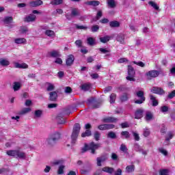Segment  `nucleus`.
<instances>
[{
  "label": "nucleus",
  "instance_id": "1",
  "mask_svg": "<svg viewBox=\"0 0 175 175\" xmlns=\"http://www.w3.org/2000/svg\"><path fill=\"white\" fill-rule=\"evenodd\" d=\"M99 148H100V144H95L94 142H92L89 145L85 144L84 147L81 148V152H87L88 150H90L91 154H96L95 151Z\"/></svg>",
  "mask_w": 175,
  "mask_h": 175
},
{
  "label": "nucleus",
  "instance_id": "2",
  "mask_svg": "<svg viewBox=\"0 0 175 175\" xmlns=\"http://www.w3.org/2000/svg\"><path fill=\"white\" fill-rule=\"evenodd\" d=\"M80 129H81L80 124L76 123L74 125L72 133L71 134V143L72 144H76V142H77V137H79V134L80 133Z\"/></svg>",
  "mask_w": 175,
  "mask_h": 175
},
{
  "label": "nucleus",
  "instance_id": "3",
  "mask_svg": "<svg viewBox=\"0 0 175 175\" xmlns=\"http://www.w3.org/2000/svg\"><path fill=\"white\" fill-rule=\"evenodd\" d=\"M6 154L7 155H9V157L19 158V159H25V158H27V155L25 154V152L20 150H8L6 152Z\"/></svg>",
  "mask_w": 175,
  "mask_h": 175
},
{
  "label": "nucleus",
  "instance_id": "4",
  "mask_svg": "<svg viewBox=\"0 0 175 175\" xmlns=\"http://www.w3.org/2000/svg\"><path fill=\"white\" fill-rule=\"evenodd\" d=\"M59 139H61V134L57 131H55L49 136L46 139V143L49 146H54Z\"/></svg>",
  "mask_w": 175,
  "mask_h": 175
},
{
  "label": "nucleus",
  "instance_id": "5",
  "mask_svg": "<svg viewBox=\"0 0 175 175\" xmlns=\"http://www.w3.org/2000/svg\"><path fill=\"white\" fill-rule=\"evenodd\" d=\"M135 75L136 72L135 71V68L132 66H128V76L126 77V79L128 81H136V79H135Z\"/></svg>",
  "mask_w": 175,
  "mask_h": 175
},
{
  "label": "nucleus",
  "instance_id": "6",
  "mask_svg": "<svg viewBox=\"0 0 175 175\" xmlns=\"http://www.w3.org/2000/svg\"><path fill=\"white\" fill-rule=\"evenodd\" d=\"M136 96L138 98V100H135V103L137 105H142L146 102V97L144 96V92L139 90L136 92Z\"/></svg>",
  "mask_w": 175,
  "mask_h": 175
},
{
  "label": "nucleus",
  "instance_id": "7",
  "mask_svg": "<svg viewBox=\"0 0 175 175\" xmlns=\"http://www.w3.org/2000/svg\"><path fill=\"white\" fill-rule=\"evenodd\" d=\"M148 79L151 80V79H155V77H158L159 76V71L158 70H150L146 74Z\"/></svg>",
  "mask_w": 175,
  "mask_h": 175
},
{
  "label": "nucleus",
  "instance_id": "8",
  "mask_svg": "<svg viewBox=\"0 0 175 175\" xmlns=\"http://www.w3.org/2000/svg\"><path fill=\"white\" fill-rule=\"evenodd\" d=\"M108 157L107 154H105L101 155L99 157H97L96 161H97V166H102V163L105 162V161H107Z\"/></svg>",
  "mask_w": 175,
  "mask_h": 175
},
{
  "label": "nucleus",
  "instance_id": "9",
  "mask_svg": "<svg viewBox=\"0 0 175 175\" xmlns=\"http://www.w3.org/2000/svg\"><path fill=\"white\" fill-rule=\"evenodd\" d=\"M150 91L153 94H157L158 95H165V90H163L161 88L153 87Z\"/></svg>",
  "mask_w": 175,
  "mask_h": 175
},
{
  "label": "nucleus",
  "instance_id": "10",
  "mask_svg": "<svg viewBox=\"0 0 175 175\" xmlns=\"http://www.w3.org/2000/svg\"><path fill=\"white\" fill-rule=\"evenodd\" d=\"M14 66L16 69H28V64L25 63L20 64L18 62H14Z\"/></svg>",
  "mask_w": 175,
  "mask_h": 175
},
{
  "label": "nucleus",
  "instance_id": "11",
  "mask_svg": "<svg viewBox=\"0 0 175 175\" xmlns=\"http://www.w3.org/2000/svg\"><path fill=\"white\" fill-rule=\"evenodd\" d=\"M143 113H144V110L143 109H138L135 111V118L136 120H140L143 117Z\"/></svg>",
  "mask_w": 175,
  "mask_h": 175
},
{
  "label": "nucleus",
  "instance_id": "12",
  "mask_svg": "<svg viewBox=\"0 0 175 175\" xmlns=\"http://www.w3.org/2000/svg\"><path fill=\"white\" fill-rule=\"evenodd\" d=\"M36 16L32 14L28 15L25 18V21L26 23H33V21H36Z\"/></svg>",
  "mask_w": 175,
  "mask_h": 175
},
{
  "label": "nucleus",
  "instance_id": "13",
  "mask_svg": "<svg viewBox=\"0 0 175 175\" xmlns=\"http://www.w3.org/2000/svg\"><path fill=\"white\" fill-rule=\"evenodd\" d=\"M73 62H75V56L73 55H68L66 60L67 66H71V65H73Z\"/></svg>",
  "mask_w": 175,
  "mask_h": 175
},
{
  "label": "nucleus",
  "instance_id": "14",
  "mask_svg": "<svg viewBox=\"0 0 175 175\" xmlns=\"http://www.w3.org/2000/svg\"><path fill=\"white\" fill-rule=\"evenodd\" d=\"M118 119L114 117H107L103 119V122L109 123V122H117Z\"/></svg>",
  "mask_w": 175,
  "mask_h": 175
},
{
  "label": "nucleus",
  "instance_id": "15",
  "mask_svg": "<svg viewBox=\"0 0 175 175\" xmlns=\"http://www.w3.org/2000/svg\"><path fill=\"white\" fill-rule=\"evenodd\" d=\"M57 98H58V93H57V92H51L49 93V100H51V102H55Z\"/></svg>",
  "mask_w": 175,
  "mask_h": 175
},
{
  "label": "nucleus",
  "instance_id": "16",
  "mask_svg": "<svg viewBox=\"0 0 175 175\" xmlns=\"http://www.w3.org/2000/svg\"><path fill=\"white\" fill-rule=\"evenodd\" d=\"M56 120L57 122V124H65L66 122L63 113H59V115H57Z\"/></svg>",
  "mask_w": 175,
  "mask_h": 175
},
{
  "label": "nucleus",
  "instance_id": "17",
  "mask_svg": "<svg viewBox=\"0 0 175 175\" xmlns=\"http://www.w3.org/2000/svg\"><path fill=\"white\" fill-rule=\"evenodd\" d=\"M14 43H16V44H25L27 43V39L24 38H15Z\"/></svg>",
  "mask_w": 175,
  "mask_h": 175
},
{
  "label": "nucleus",
  "instance_id": "18",
  "mask_svg": "<svg viewBox=\"0 0 175 175\" xmlns=\"http://www.w3.org/2000/svg\"><path fill=\"white\" fill-rule=\"evenodd\" d=\"M117 42H120L121 44L125 43V36L122 33L118 34L116 37Z\"/></svg>",
  "mask_w": 175,
  "mask_h": 175
},
{
  "label": "nucleus",
  "instance_id": "19",
  "mask_svg": "<svg viewBox=\"0 0 175 175\" xmlns=\"http://www.w3.org/2000/svg\"><path fill=\"white\" fill-rule=\"evenodd\" d=\"M154 117V115H152V113L150 111H147L146 112V116H145V120L146 121L148 122V121H151V120H152Z\"/></svg>",
  "mask_w": 175,
  "mask_h": 175
},
{
  "label": "nucleus",
  "instance_id": "20",
  "mask_svg": "<svg viewBox=\"0 0 175 175\" xmlns=\"http://www.w3.org/2000/svg\"><path fill=\"white\" fill-rule=\"evenodd\" d=\"M0 65H1V66H9V65H10V62H9L8 59L1 58Z\"/></svg>",
  "mask_w": 175,
  "mask_h": 175
},
{
  "label": "nucleus",
  "instance_id": "21",
  "mask_svg": "<svg viewBox=\"0 0 175 175\" xmlns=\"http://www.w3.org/2000/svg\"><path fill=\"white\" fill-rule=\"evenodd\" d=\"M30 5L33 8H36V6H40V5H43V1L42 0H36L35 1L30 2Z\"/></svg>",
  "mask_w": 175,
  "mask_h": 175
},
{
  "label": "nucleus",
  "instance_id": "22",
  "mask_svg": "<svg viewBox=\"0 0 175 175\" xmlns=\"http://www.w3.org/2000/svg\"><path fill=\"white\" fill-rule=\"evenodd\" d=\"M49 54L50 57H52L53 58H58L59 57H61L59 51H52L51 52H49Z\"/></svg>",
  "mask_w": 175,
  "mask_h": 175
},
{
  "label": "nucleus",
  "instance_id": "23",
  "mask_svg": "<svg viewBox=\"0 0 175 175\" xmlns=\"http://www.w3.org/2000/svg\"><path fill=\"white\" fill-rule=\"evenodd\" d=\"M102 171L105 172V173H109V174H113V173H114V168L110 167H104L102 169Z\"/></svg>",
  "mask_w": 175,
  "mask_h": 175
},
{
  "label": "nucleus",
  "instance_id": "24",
  "mask_svg": "<svg viewBox=\"0 0 175 175\" xmlns=\"http://www.w3.org/2000/svg\"><path fill=\"white\" fill-rule=\"evenodd\" d=\"M3 23L5 24V25H8L9 24H12L13 23V17L12 16H5L3 19Z\"/></svg>",
  "mask_w": 175,
  "mask_h": 175
},
{
  "label": "nucleus",
  "instance_id": "25",
  "mask_svg": "<svg viewBox=\"0 0 175 175\" xmlns=\"http://www.w3.org/2000/svg\"><path fill=\"white\" fill-rule=\"evenodd\" d=\"M91 83H84L81 85V88L83 91H90L91 90Z\"/></svg>",
  "mask_w": 175,
  "mask_h": 175
},
{
  "label": "nucleus",
  "instance_id": "26",
  "mask_svg": "<svg viewBox=\"0 0 175 175\" xmlns=\"http://www.w3.org/2000/svg\"><path fill=\"white\" fill-rule=\"evenodd\" d=\"M150 98L152 102V105L153 107H155L158 105V100H157V97L152 94H150Z\"/></svg>",
  "mask_w": 175,
  "mask_h": 175
},
{
  "label": "nucleus",
  "instance_id": "27",
  "mask_svg": "<svg viewBox=\"0 0 175 175\" xmlns=\"http://www.w3.org/2000/svg\"><path fill=\"white\" fill-rule=\"evenodd\" d=\"M109 26L111 28H118L120 27V22L117 21H111L109 22Z\"/></svg>",
  "mask_w": 175,
  "mask_h": 175
},
{
  "label": "nucleus",
  "instance_id": "28",
  "mask_svg": "<svg viewBox=\"0 0 175 175\" xmlns=\"http://www.w3.org/2000/svg\"><path fill=\"white\" fill-rule=\"evenodd\" d=\"M71 16L72 17H76V16H80V12L77 8H72L71 10Z\"/></svg>",
  "mask_w": 175,
  "mask_h": 175
},
{
  "label": "nucleus",
  "instance_id": "29",
  "mask_svg": "<svg viewBox=\"0 0 175 175\" xmlns=\"http://www.w3.org/2000/svg\"><path fill=\"white\" fill-rule=\"evenodd\" d=\"M110 39H111L110 36H105L104 37L100 38V42H101V43H107Z\"/></svg>",
  "mask_w": 175,
  "mask_h": 175
},
{
  "label": "nucleus",
  "instance_id": "30",
  "mask_svg": "<svg viewBox=\"0 0 175 175\" xmlns=\"http://www.w3.org/2000/svg\"><path fill=\"white\" fill-rule=\"evenodd\" d=\"M89 6H99L100 2L98 1H90L86 3Z\"/></svg>",
  "mask_w": 175,
  "mask_h": 175
},
{
  "label": "nucleus",
  "instance_id": "31",
  "mask_svg": "<svg viewBox=\"0 0 175 175\" xmlns=\"http://www.w3.org/2000/svg\"><path fill=\"white\" fill-rule=\"evenodd\" d=\"M20 88H21V83L20 82H14L13 86L14 91H18Z\"/></svg>",
  "mask_w": 175,
  "mask_h": 175
},
{
  "label": "nucleus",
  "instance_id": "32",
  "mask_svg": "<svg viewBox=\"0 0 175 175\" xmlns=\"http://www.w3.org/2000/svg\"><path fill=\"white\" fill-rule=\"evenodd\" d=\"M129 99V94L124 93L120 96V100L122 102H126Z\"/></svg>",
  "mask_w": 175,
  "mask_h": 175
},
{
  "label": "nucleus",
  "instance_id": "33",
  "mask_svg": "<svg viewBox=\"0 0 175 175\" xmlns=\"http://www.w3.org/2000/svg\"><path fill=\"white\" fill-rule=\"evenodd\" d=\"M120 150L122 152H124V154H126V152H128V148H126V145H125V144H122L120 145Z\"/></svg>",
  "mask_w": 175,
  "mask_h": 175
},
{
  "label": "nucleus",
  "instance_id": "34",
  "mask_svg": "<svg viewBox=\"0 0 175 175\" xmlns=\"http://www.w3.org/2000/svg\"><path fill=\"white\" fill-rule=\"evenodd\" d=\"M31 111V108H24L20 112V116H24V114H27V113H29Z\"/></svg>",
  "mask_w": 175,
  "mask_h": 175
},
{
  "label": "nucleus",
  "instance_id": "35",
  "mask_svg": "<svg viewBox=\"0 0 175 175\" xmlns=\"http://www.w3.org/2000/svg\"><path fill=\"white\" fill-rule=\"evenodd\" d=\"M126 172L127 173H132V172H135V165H131L126 167Z\"/></svg>",
  "mask_w": 175,
  "mask_h": 175
},
{
  "label": "nucleus",
  "instance_id": "36",
  "mask_svg": "<svg viewBox=\"0 0 175 175\" xmlns=\"http://www.w3.org/2000/svg\"><path fill=\"white\" fill-rule=\"evenodd\" d=\"M107 137L109 139H117V135L113 131H110L107 134Z\"/></svg>",
  "mask_w": 175,
  "mask_h": 175
},
{
  "label": "nucleus",
  "instance_id": "37",
  "mask_svg": "<svg viewBox=\"0 0 175 175\" xmlns=\"http://www.w3.org/2000/svg\"><path fill=\"white\" fill-rule=\"evenodd\" d=\"M87 40L89 46H94V44H95V39H94L92 37L88 38Z\"/></svg>",
  "mask_w": 175,
  "mask_h": 175
},
{
  "label": "nucleus",
  "instance_id": "38",
  "mask_svg": "<svg viewBox=\"0 0 175 175\" xmlns=\"http://www.w3.org/2000/svg\"><path fill=\"white\" fill-rule=\"evenodd\" d=\"M148 3H149V5H150V6H152V8L155 9V10H159V6H158V5H157V3L155 2L149 1Z\"/></svg>",
  "mask_w": 175,
  "mask_h": 175
},
{
  "label": "nucleus",
  "instance_id": "39",
  "mask_svg": "<svg viewBox=\"0 0 175 175\" xmlns=\"http://www.w3.org/2000/svg\"><path fill=\"white\" fill-rule=\"evenodd\" d=\"M107 4L109 6V8H116V1H114V0H108Z\"/></svg>",
  "mask_w": 175,
  "mask_h": 175
},
{
  "label": "nucleus",
  "instance_id": "40",
  "mask_svg": "<svg viewBox=\"0 0 175 175\" xmlns=\"http://www.w3.org/2000/svg\"><path fill=\"white\" fill-rule=\"evenodd\" d=\"M110 103H114V102H116V99L117 98V95L114 93H112L111 95H110Z\"/></svg>",
  "mask_w": 175,
  "mask_h": 175
},
{
  "label": "nucleus",
  "instance_id": "41",
  "mask_svg": "<svg viewBox=\"0 0 175 175\" xmlns=\"http://www.w3.org/2000/svg\"><path fill=\"white\" fill-rule=\"evenodd\" d=\"M51 3V5H61L64 3V0H53Z\"/></svg>",
  "mask_w": 175,
  "mask_h": 175
},
{
  "label": "nucleus",
  "instance_id": "42",
  "mask_svg": "<svg viewBox=\"0 0 175 175\" xmlns=\"http://www.w3.org/2000/svg\"><path fill=\"white\" fill-rule=\"evenodd\" d=\"M91 131L90 130H86L85 132L81 134V137H87L88 136H91Z\"/></svg>",
  "mask_w": 175,
  "mask_h": 175
},
{
  "label": "nucleus",
  "instance_id": "43",
  "mask_svg": "<svg viewBox=\"0 0 175 175\" xmlns=\"http://www.w3.org/2000/svg\"><path fill=\"white\" fill-rule=\"evenodd\" d=\"M94 138L96 142H98L99 139H100V133L98 131H95L94 134Z\"/></svg>",
  "mask_w": 175,
  "mask_h": 175
},
{
  "label": "nucleus",
  "instance_id": "44",
  "mask_svg": "<svg viewBox=\"0 0 175 175\" xmlns=\"http://www.w3.org/2000/svg\"><path fill=\"white\" fill-rule=\"evenodd\" d=\"M45 35H46V36H54V35H55V33H54V31L53 30H46L45 31Z\"/></svg>",
  "mask_w": 175,
  "mask_h": 175
},
{
  "label": "nucleus",
  "instance_id": "45",
  "mask_svg": "<svg viewBox=\"0 0 175 175\" xmlns=\"http://www.w3.org/2000/svg\"><path fill=\"white\" fill-rule=\"evenodd\" d=\"M42 111L41 110H36L34 113V116L36 118H40L42 117Z\"/></svg>",
  "mask_w": 175,
  "mask_h": 175
},
{
  "label": "nucleus",
  "instance_id": "46",
  "mask_svg": "<svg viewBox=\"0 0 175 175\" xmlns=\"http://www.w3.org/2000/svg\"><path fill=\"white\" fill-rule=\"evenodd\" d=\"M133 64H135V65H137L138 66H140L141 68H144L146 66V64L143 62H133Z\"/></svg>",
  "mask_w": 175,
  "mask_h": 175
},
{
  "label": "nucleus",
  "instance_id": "47",
  "mask_svg": "<svg viewBox=\"0 0 175 175\" xmlns=\"http://www.w3.org/2000/svg\"><path fill=\"white\" fill-rule=\"evenodd\" d=\"M121 135L124 136L125 139H129L131 137V135H129V132L128 131H122Z\"/></svg>",
  "mask_w": 175,
  "mask_h": 175
},
{
  "label": "nucleus",
  "instance_id": "48",
  "mask_svg": "<svg viewBox=\"0 0 175 175\" xmlns=\"http://www.w3.org/2000/svg\"><path fill=\"white\" fill-rule=\"evenodd\" d=\"M98 31H99V25H93L91 28V31L92 32H98Z\"/></svg>",
  "mask_w": 175,
  "mask_h": 175
},
{
  "label": "nucleus",
  "instance_id": "49",
  "mask_svg": "<svg viewBox=\"0 0 175 175\" xmlns=\"http://www.w3.org/2000/svg\"><path fill=\"white\" fill-rule=\"evenodd\" d=\"M64 169H65V166L63 165H59L57 173L58 174H64Z\"/></svg>",
  "mask_w": 175,
  "mask_h": 175
},
{
  "label": "nucleus",
  "instance_id": "50",
  "mask_svg": "<svg viewBox=\"0 0 175 175\" xmlns=\"http://www.w3.org/2000/svg\"><path fill=\"white\" fill-rule=\"evenodd\" d=\"M133 136L134 137V139L135 140H136V142H139L140 140V137L139 136L137 133L133 132Z\"/></svg>",
  "mask_w": 175,
  "mask_h": 175
},
{
  "label": "nucleus",
  "instance_id": "51",
  "mask_svg": "<svg viewBox=\"0 0 175 175\" xmlns=\"http://www.w3.org/2000/svg\"><path fill=\"white\" fill-rule=\"evenodd\" d=\"M21 33H27L28 32V27L23 26L21 27Z\"/></svg>",
  "mask_w": 175,
  "mask_h": 175
},
{
  "label": "nucleus",
  "instance_id": "52",
  "mask_svg": "<svg viewBox=\"0 0 175 175\" xmlns=\"http://www.w3.org/2000/svg\"><path fill=\"white\" fill-rule=\"evenodd\" d=\"M106 124L107 131H108L109 129H113V128H116V125L113 124Z\"/></svg>",
  "mask_w": 175,
  "mask_h": 175
},
{
  "label": "nucleus",
  "instance_id": "53",
  "mask_svg": "<svg viewBox=\"0 0 175 175\" xmlns=\"http://www.w3.org/2000/svg\"><path fill=\"white\" fill-rule=\"evenodd\" d=\"M54 88H55L54 85H53L51 83H49L46 90L49 92L53 91Z\"/></svg>",
  "mask_w": 175,
  "mask_h": 175
},
{
  "label": "nucleus",
  "instance_id": "54",
  "mask_svg": "<svg viewBox=\"0 0 175 175\" xmlns=\"http://www.w3.org/2000/svg\"><path fill=\"white\" fill-rule=\"evenodd\" d=\"M169 111V107H167V106L164 105L163 107H161V111L162 113H166V111Z\"/></svg>",
  "mask_w": 175,
  "mask_h": 175
},
{
  "label": "nucleus",
  "instance_id": "55",
  "mask_svg": "<svg viewBox=\"0 0 175 175\" xmlns=\"http://www.w3.org/2000/svg\"><path fill=\"white\" fill-rule=\"evenodd\" d=\"M144 136L145 137H147L148 136H150V130L148 129H144Z\"/></svg>",
  "mask_w": 175,
  "mask_h": 175
},
{
  "label": "nucleus",
  "instance_id": "56",
  "mask_svg": "<svg viewBox=\"0 0 175 175\" xmlns=\"http://www.w3.org/2000/svg\"><path fill=\"white\" fill-rule=\"evenodd\" d=\"M98 50L99 51H100V53H102V54H106V53H110V50H107L103 48H99Z\"/></svg>",
  "mask_w": 175,
  "mask_h": 175
},
{
  "label": "nucleus",
  "instance_id": "57",
  "mask_svg": "<svg viewBox=\"0 0 175 175\" xmlns=\"http://www.w3.org/2000/svg\"><path fill=\"white\" fill-rule=\"evenodd\" d=\"M75 44L77 47H83V42L81 40H77L75 41Z\"/></svg>",
  "mask_w": 175,
  "mask_h": 175
},
{
  "label": "nucleus",
  "instance_id": "58",
  "mask_svg": "<svg viewBox=\"0 0 175 175\" xmlns=\"http://www.w3.org/2000/svg\"><path fill=\"white\" fill-rule=\"evenodd\" d=\"M172 139H173V134H172V133H169L167 137H165V141L169 142V140Z\"/></svg>",
  "mask_w": 175,
  "mask_h": 175
},
{
  "label": "nucleus",
  "instance_id": "59",
  "mask_svg": "<svg viewBox=\"0 0 175 175\" xmlns=\"http://www.w3.org/2000/svg\"><path fill=\"white\" fill-rule=\"evenodd\" d=\"M175 96V90L172 91L171 93H170L167 96L168 99H173Z\"/></svg>",
  "mask_w": 175,
  "mask_h": 175
},
{
  "label": "nucleus",
  "instance_id": "60",
  "mask_svg": "<svg viewBox=\"0 0 175 175\" xmlns=\"http://www.w3.org/2000/svg\"><path fill=\"white\" fill-rule=\"evenodd\" d=\"M134 148H135V150L137 152H140L142 151V150L143 149V148H142L140 147V146H139L138 144H135V145L134 146Z\"/></svg>",
  "mask_w": 175,
  "mask_h": 175
},
{
  "label": "nucleus",
  "instance_id": "61",
  "mask_svg": "<svg viewBox=\"0 0 175 175\" xmlns=\"http://www.w3.org/2000/svg\"><path fill=\"white\" fill-rule=\"evenodd\" d=\"M98 128L100 129V131H107L106 124H100Z\"/></svg>",
  "mask_w": 175,
  "mask_h": 175
},
{
  "label": "nucleus",
  "instance_id": "62",
  "mask_svg": "<svg viewBox=\"0 0 175 175\" xmlns=\"http://www.w3.org/2000/svg\"><path fill=\"white\" fill-rule=\"evenodd\" d=\"M103 16V14H102V12L100 10L97 12V14H96V18L95 19V21H96V20H99V18H100V17H102Z\"/></svg>",
  "mask_w": 175,
  "mask_h": 175
},
{
  "label": "nucleus",
  "instance_id": "63",
  "mask_svg": "<svg viewBox=\"0 0 175 175\" xmlns=\"http://www.w3.org/2000/svg\"><path fill=\"white\" fill-rule=\"evenodd\" d=\"M77 29H87V27L83 25H75Z\"/></svg>",
  "mask_w": 175,
  "mask_h": 175
},
{
  "label": "nucleus",
  "instance_id": "64",
  "mask_svg": "<svg viewBox=\"0 0 175 175\" xmlns=\"http://www.w3.org/2000/svg\"><path fill=\"white\" fill-rule=\"evenodd\" d=\"M122 128H129V123L128 122H125L121 124Z\"/></svg>",
  "mask_w": 175,
  "mask_h": 175
}]
</instances>
